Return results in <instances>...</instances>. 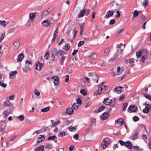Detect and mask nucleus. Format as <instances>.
<instances>
[{"label": "nucleus", "instance_id": "nucleus-1", "mask_svg": "<svg viewBox=\"0 0 151 151\" xmlns=\"http://www.w3.org/2000/svg\"><path fill=\"white\" fill-rule=\"evenodd\" d=\"M111 142V140L109 138H105L102 142L101 146L102 148L104 149H105L109 145Z\"/></svg>", "mask_w": 151, "mask_h": 151}, {"label": "nucleus", "instance_id": "nucleus-2", "mask_svg": "<svg viewBox=\"0 0 151 151\" xmlns=\"http://www.w3.org/2000/svg\"><path fill=\"white\" fill-rule=\"evenodd\" d=\"M111 9L113 10H116L120 7V5L116 1L111 2L110 4Z\"/></svg>", "mask_w": 151, "mask_h": 151}, {"label": "nucleus", "instance_id": "nucleus-3", "mask_svg": "<svg viewBox=\"0 0 151 151\" xmlns=\"http://www.w3.org/2000/svg\"><path fill=\"white\" fill-rule=\"evenodd\" d=\"M89 9H83L80 11L78 15V18L83 17L85 14L86 15L88 16L90 12Z\"/></svg>", "mask_w": 151, "mask_h": 151}, {"label": "nucleus", "instance_id": "nucleus-4", "mask_svg": "<svg viewBox=\"0 0 151 151\" xmlns=\"http://www.w3.org/2000/svg\"><path fill=\"white\" fill-rule=\"evenodd\" d=\"M107 88L106 86L101 85L99 87L97 93L100 95L104 93Z\"/></svg>", "mask_w": 151, "mask_h": 151}, {"label": "nucleus", "instance_id": "nucleus-5", "mask_svg": "<svg viewBox=\"0 0 151 151\" xmlns=\"http://www.w3.org/2000/svg\"><path fill=\"white\" fill-rule=\"evenodd\" d=\"M58 50L56 48H54L51 51V54L53 60H54L56 55L58 56L59 55V51H58Z\"/></svg>", "mask_w": 151, "mask_h": 151}, {"label": "nucleus", "instance_id": "nucleus-6", "mask_svg": "<svg viewBox=\"0 0 151 151\" xmlns=\"http://www.w3.org/2000/svg\"><path fill=\"white\" fill-rule=\"evenodd\" d=\"M144 105L146 106L145 108L143 109V112L147 114L151 110V105L148 104L146 102L144 104Z\"/></svg>", "mask_w": 151, "mask_h": 151}, {"label": "nucleus", "instance_id": "nucleus-7", "mask_svg": "<svg viewBox=\"0 0 151 151\" xmlns=\"http://www.w3.org/2000/svg\"><path fill=\"white\" fill-rule=\"evenodd\" d=\"M36 69L38 70H40L44 67V64L40 63L39 61H37L35 64Z\"/></svg>", "mask_w": 151, "mask_h": 151}, {"label": "nucleus", "instance_id": "nucleus-8", "mask_svg": "<svg viewBox=\"0 0 151 151\" xmlns=\"http://www.w3.org/2000/svg\"><path fill=\"white\" fill-rule=\"evenodd\" d=\"M25 68L27 70H30L32 67V63L29 60H26L25 61Z\"/></svg>", "mask_w": 151, "mask_h": 151}, {"label": "nucleus", "instance_id": "nucleus-9", "mask_svg": "<svg viewBox=\"0 0 151 151\" xmlns=\"http://www.w3.org/2000/svg\"><path fill=\"white\" fill-rule=\"evenodd\" d=\"M137 107L134 105L130 106L128 109V111L129 113L132 112H135L137 110Z\"/></svg>", "mask_w": 151, "mask_h": 151}, {"label": "nucleus", "instance_id": "nucleus-10", "mask_svg": "<svg viewBox=\"0 0 151 151\" xmlns=\"http://www.w3.org/2000/svg\"><path fill=\"white\" fill-rule=\"evenodd\" d=\"M52 80H53V83L55 85L58 86L59 85V78L58 77L56 76H54L52 78Z\"/></svg>", "mask_w": 151, "mask_h": 151}, {"label": "nucleus", "instance_id": "nucleus-11", "mask_svg": "<svg viewBox=\"0 0 151 151\" xmlns=\"http://www.w3.org/2000/svg\"><path fill=\"white\" fill-rule=\"evenodd\" d=\"M20 43L18 41H15L14 42L12 46V48L14 50L17 49L19 46Z\"/></svg>", "mask_w": 151, "mask_h": 151}, {"label": "nucleus", "instance_id": "nucleus-12", "mask_svg": "<svg viewBox=\"0 0 151 151\" xmlns=\"http://www.w3.org/2000/svg\"><path fill=\"white\" fill-rule=\"evenodd\" d=\"M42 23L45 27H47L50 26L51 24V23L48 19H46L42 21Z\"/></svg>", "mask_w": 151, "mask_h": 151}, {"label": "nucleus", "instance_id": "nucleus-13", "mask_svg": "<svg viewBox=\"0 0 151 151\" xmlns=\"http://www.w3.org/2000/svg\"><path fill=\"white\" fill-rule=\"evenodd\" d=\"M99 77V76L98 75L94 74L92 76V77L91 78L94 83H97Z\"/></svg>", "mask_w": 151, "mask_h": 151}, {"label": "nucleus", "instance_id": "nucleus-14", "mask_svg": "<svg viewBox=\"0 0 151 151\" xmlns=\"http://www.w3.org/2000/svg\"><path fill=\"white\" fill-rule=\"evenodd\" d=\"M114 13V12L113 11H109L108 12L105 17H104V18L105 19H108L110 17H112Z\"/></svg>", "mask_w": 151, "mask_h": 151}, {"label": "nucleus", "instance_id": "nucleus-15", "mask_svg": "<svg viewBox=\"0 0 151 151\" xmlns=\"http://www.w3.org/2000/svg\"><path fill=\"white\" fill-rule=\"evenodd\" d=\"M103 102L104 104L106 105H110L112 103V101L109 98H106L104 99Z\"/></svg>", "mask_w": 151, "mask_h": 151}, {"label": "nucleus", "instance_id": "nucleus-16", "mask_svg": "<svg viewBox=\"0 0 151 151\" xmlns=\"http://www.w3.org/2000/svg\"><path fill=\"white\" fill-rule=\"evenodd\" d=\"M74 111L72 108L68 107L66 110V113L68 115H72L73 114Z\"/></svg>", "mask_w": 151, "mask_h": 151}, {"label": "nucleus", "instance_id": "nucleus-17", "mask_svg": "<svg viewBox=\"0 0 151 151\" xmlns=\"http://www.w3.org/2000/svg\"><path fill=\"white\" fill-rule=\"evenodd\" d=\"M123 88V87H117L115 88L114 91L116 93H119L124 91Z\"/></svg>", "mask_w": 151, "mask_h": 151}, {"label": "nucleus", "instance_id": "nucleus-18", "mask_svg": "<svg viewBox=\"0 0 151 151\" xmlns=\"http://www.w3.org/2000/svg\"><path fill=\"white\" fill-rule=\"evenodd\" d=\"M44 136L43 135H41L39 136L37 139V142L38 143H39L43 141L45 139Z\"/></svg>", "mask_w": 151, "mask_h": 151}, {"label": "nucleus", "instance_id": "nucleus-19", "mask_svg": "<svg viewBox=\"0 0 151 151\" xmlns=\"http://www.w3.org/2000/svg\"><path fill=\"white\" fill-rule=\"evenodd\" d=\"M92 136L91 134L90 135L88 134V133H86L85 135L84 139L86 141H89L91 139Z\"/></svg>", "mask_w": 151, "mask_h": 151}, {"label": "nucleus", "instance_id": "nucleus-20", "mask_svg": "<svg viewBox=\"0 0 151 151\" xmlns=\"http://www.w3.org/2000/svg\"><path fill=\"white\" fill-rule=\"evenodd\" d=\"M134 62V59L133 58L131 59H126L124 61V63L126 64L131 65Z\"/></svg>", "mask_w": 151, "mask_h": 151}, {"label": "nucleus", "instance_id": "nucleus-21", "mask_svg": "<svg viewBox=\"0 0 151 151\" xmlns=\"http://www.w3.org/2000/svg\"><path fill=\"white\" fill-rule=\"evenodd\" d=\"M125 146L128 149H131L132 147V144L131 142L129 141H127L125 142Z\"/></svg>", "mask_w": 151, "mask_h": 151}, {"label": "nucleus", "instance_id": "nucleus-22", "mask_svg": "<svg viewBox=\"0 0 151 151\" xmlns=\"http://www.w3.org/2000/svg\"><path fill=\"white\" fill-rule=\"evenodd\" d=\"M51 11V10H50L48 9L44 11L42 13L41 17H45L48 15V14Z\"/></svg>", "mask_w": 151, "mask_h": 151}, {"label": "nucleus", "instance_id": "nucleus-23", "mask_svg": "<svg viewBox=\"0 0 151 151\" xmlns=\"http://www.w3.org/2000/svg\"><path fill=\"white\" fill-rule=\"evenodd\" d=\"M84 22H83L81 24H79L81 29L80 31V35L81 36L83 34V32L84 29Z\"/></svg>", "mask_w": 151, "mask_h": 151}, {"label": "nucleus", "instance_id": "nucleus-24", "mask_svg": "<svg viewBox=\"0 0 151 151\" xmlns=\"http://www.w3.org/2000/svg\"><path fill=\"white\" fill-rule=\"evenodd\" d=\"M24 56L23 54L21 53L19 54L18 56V59L17 60V62H21L23 59Z\"/></svg>", "mask_w": 151, "mask_h": 151}, {"label": "nucleus", "instance_id": "nucleus-25", "mask_svg": "<svg viewBox=\"0 0 151 151\" xmlns=\"http://www.w3.org/2000/svg\"><path fill=\"white\" fill-rule=\"evenodd\" d=\"M6 126V124L4 122H2L0 124V131L3 132L4 131Z\"/></svg>", "mask_w": 151, "mask_h": 151}, {"label": "nucleus", "instance_id": "nucleus-26", "mask_svg": "<svg viewBox=\"0 0 151 151\" xmlns=\"http://www.w3.org/2000/svg\"><path fill=\"white\" fill-rule=\"evenodd\" d=\"M36 17V14L35 13H31L29 14V19L33 21L35 19Z\"/></svg>", "mask_w": 151, "mask_h": 151}, {"label": "nucleus", "instance_id": "nucleus-27", "mask_svg": "<svg viewBox=\"0 0 151 151\" xmlns=\"http://www.w3.org/2000/svg\"><path fill=\"white\" fill-rule=\"evenodd\" d=\"M58 28H57L56 29L54 33L53 38L52 40V42H53L55 39L56 38L57 35H58Z\"/></svg>", "mask_w": 151, "mask_h": 151}, {"label": "nucleus", "instance_id": "nucleus-28", "mask_svg": "<svg viewBox=\"0 0 151 151\" xmlns=\"http://www.w3.org/2000/svg\"><path fill=\"white\" fill-rule=\"evenodd\" d=\"M109 116L107 112H105L103 113L101 116V118L103 120L107 119Z\"/></svg>", "mask_w": 151, "mask_h": 151}, {"label": "nucleus", "instance_id": "nucleus-29", "mask_svg": "<svg viewBox=\"0 0 151 151\" xmlns=\"http://www.w3.org/2000/svg\"><path fill=\"white\" fill-rule=\"evenodd\" d=\"M124 120L122 119L119 118L116 121V123L121 126L124 124Z\"/></svg>", "mask_w": 151, "mask_h": 151}, {"label": "nucleus", "instance_id": "nucleus-30", "mask_svg": "<svg viewBox=\"0 0 151 151\" xmlns=\"http://www.w3.org/2000/svg\"><path fill=\"white\" fill-rule=\"evenodd\" d=\"M143 52L142 50H141L137 51L136 53V55L137 58H139L141 57L142 52Z\"/></svg>", "mask_w": 151, "mask_h": 151}, {"label": "nucleus", "instance_id": "nucleus-31", "mask_svg": "<svg viewBox=\"0 0 151 151\" xmlns=\"http://www.w3.org/2000/svg\"><path fill=\"white\" fill-rule=\"evenodd\" d=\"M66 59V57L65 56H62L60 59V63L61 65H63L64 64V62Z\"/></svg>", "mask_w": 151, "mask_h": 151}, {"label": "nucleus", "instance_id": "nucleus-32", "mask_svg": "<svg viewBox=\"0 0 151 151\" xmlns=\"http://www.w3.org/2000/svg\"><path fill=\"white\" fill-rule=\"evenodd\" d=\"M18 74V72L17 71L15 70L13 71H11L9 73V76L10 78L12 76Z\"/></svg>", "mask_w": 151, "mask_h": 151}, {"label": "nucleus", "instance_id": "nucleus-33", "mask_svg": "<svg viewBox=\"0 0 151 151\" xmlns=\"http://www.w3.org/2000/svg\"><path fill=\"white\" fill-rule=\"evenodd\" d=\"M10 103L9 100H6L4 102V105L5 106H9L10 105Z\"/></svg>", "mask_w": 151, "mask_h": 151}, {"label": "nucleus", "instance_id": "nucleus-34", "mask_svg": "<svg viewBox=\"0 0 151 151\" xmlns=\"http://www.w3.org/2000/svg\"><path fill=\"white\" fill-rule=\"evenodd\" d=\"M7 23L4 20H0V25H1L4 27H5L6 26V24Z\"/></svg>", "mask_w": 151, "mask_h": 151}, {"label": "nucleus", "instance_id": "nucleus-35", "mask_svg": "<svg viewBox=\"0 0 151 151\" xmlns=\"http://www.w3.org/2000/svg\"><path fill=\"white\" fill-rule=\"evenodd\" d=\"M44 150V147L42 145H41L40 147L37 148L36 149V151H43Z\"/></svg>", "mask_w": 151, "mask_h": 151}, {"label": "nucleus", "instance_id": "nucleus-36", "mask_svg": "<svg viewBox=\"0 0 151 151\" xmlns=\"http://www.w3.org/2000/svg\"><path fill=\"white\" fill-rule=\"evenodd\" d=\"M90 57L92 58L95 59L97 58L98 55L96 54L91 53Z\"/></svg>", "mask_w": 151, "mask_h": 151}, {"label": "nucleus", "instance_id": "nucleus-37", "mask_svg": "<svg viewBox=\"0 0 151 151\" xmlns=\"http://www.w3.org/2000/svg\"><path fill=\"white\" fill-rule=\"evenodd\" d=\"M52 147V144L48 143L46 144L45 146V147L46 149H50Z\"/></svg>", "mask_w": 151, "mask_h": 151}, {"label": "nucleus", "instance_id": "nucleus-38", "mask_svg": "<svg viewBox=\"0 0 151 151\" xmlns=\"http://www.w3.org/2000/svg\"><path fill=\"white\" fill-rule=\"evenodd\" d=\"M137 134L136 132H135L131 137V138L134 140L137 138Z\"/></svg>", "mask_w": 151, "mask_h": 151}, {"label": "nucleus", "instance_id": "nucleus-39", "mask_svg": "<svg viewBox=\"0 0 151 151\" xmlns=\"http://www.w3.org/2000/svg\"><path fill=\"white\" fill-rule=\"evenodd\" d=\"M132 147L134 149L137 150V151H142L143 150V149L140 148L139 147L137 146H134Z\"/></svg>", "mask_w": 151, "mask_h": 151}, {"label": "nucleus", "instance_id": "nucleus-40", "mask_svg": "<svg viewBox=\"0 0 151 151\" xmlns=\"http://www.w3.org/2000/svg\"><path fill=\"white\" fill-rule=\"evenodd\" d=\"M79 107V106L76 103L73 104L72 106V108L75 110H77Z\"/></svg>", "mask_w": 151, "mask_h": 151}, {"label": "nucleus", "instance_id": "nucleus-41", "mask_svg": "<svg viewBox=\"0 0 151 151\" xmlns=\"http://www.w3.org/2000/svg\"><path fill=\"white\" fill-rule=\"evenodd\" d=\"M49 107H46L42 109L41 110V112H45L49 111Z\"/></svg>", "mask_w": 151, "mask_h": 151}, {"label": "nucleus", "instance_id": "nucleus-42", "mask_svg": "<svg viewBox=\"0 0 151 151\" xmlns=\"http://www.w3.org/2000/svg\"><path fill=\"white\" fill-rule=\"evenodd\" d=\"M76 129V127H71L70 126L68 127V130L70 131H74Z\"/></svg>", "mask_w": 151, "mask_h": 151}, {"label": "nucleus", "instance_id": "nucleus-43", "mask_svg": "<svg viewBox=\"0 0 151 151\" xmlns=\"http://www.w3.org/2000/svg\"><path fill=\"white\" fill-rule=\"evenodd\" d=\"M87 91L86 90L84 89H83L81 90L80 91V93L83 95L85 96L87 94Z\"/></svg>", "mask_w": 151, "mask_h": 151}, {"label": "nucleus", "instance_id": "nucleus-44", "mask_svg": "<svg viewBox=\"0 0 151 151\" xmlns=\"http://www.w3.org/2000/svg\"><path fill=\"white\" fill-rule=\"evenodd\" d=\"M120 68L119 66H118L117 67V72L118 73L116 74L117 75H121L122 74V71H120Z\"/></svg>", "mask_w": 151, "mask_h": 151}, {"label": "nucleus", "instance_id": "nucleus-45", "mask_svg": "<svg viewBox=\"0 0 151 151\" xmlns=\"http://www.w3.org/2000/svg\"><path fill=\"white\" fill-rule=\"evenodd\" d=\"M110 49L109 48H107L105 50L104 52V55H107L109 52Z\"/></svg>", "mask_w": 151, "mask_h": 151}, {"label": "nucleus", "instance_id": "nucleus-46", "mask_svg": "<svg viewBox=\"0 0 151 151\" xmlns=\"http://www.w3.org/2000/svg\"><path fill=\"white\" fill-rule=\"evenodd\" d=\"M61 122L60 120H58L57 122H55V123H53V125H52L51 126V127H55L59 124Z\"/></svg>", "mask_w": 151, "mask_h": 151}, {"label": "nucleus", "instance_id": "nucleus-47", "mask_svg": "<svg viewBox=\"0 0 151 151\" xmlns=\"http://www.w3.org/2000/svg\"><path fill=\"white\" fill-rule=\"evenodd\" d=\"M66 133L63 132H61L60 133H59L58 134V137H62L63 136H65V135Z\"/></svg>", "mask_w": 151, "mask_h": 151}, {"label": "nucleus", "instance_id": "nucleus-48", "mask_svg": "<svg viewBox=\"0 0 151 151\" xmlns=\"http://www.w3.org/2000/svg\"><path fill=\"white\" fill-rule=\"evenodd\" d=\"M17 117L18 119L21 121H23L24 119V116L22 115H19Z\"/></svg>", "mask_w": 151, "mask_h": 151}, {"label": "nucleus", "instance_id": "nucleus-49", "mask_svg": "<svg viewBox=\"0 0 151 151\" xmlns=\"http://www.w3.org/2000/svg\"><path fill=\"white\" fill-rule=\"evenodd\" d=\"M58 51H59V55L60 56H61V57L62 56H64V54H67V53H65V52L62 51V50H58Z\"/></svg>", "mask_w": 151, "mask_h": 151}, {"label": "nucleus", "instance_id": "nucleus-50", "mask_svg": "<svg viewBox=\"0 0 151 151\" xmlns=\"http://www.w3.org/2000/svg\"><path fill=\"white\" fill-rule=\"evenodd\" d=\"M147 57L146 56H143L141 57V62L144 63L145 60L147 59Z\"/></svg>", "mask_w": 151, "mask_h": 151}, {"label": "nucleus", "instance_id": "nucleus-51", "mask_svg": "<svg viewBox=\"0 0 151 151\" xmlns=\"http://www.w3.org/2000/svg\"><path fill=\"white\" fill-rule=\"evenodd\" d=\"M34 93L37 96H39L40 95V91L37 89H35L34 91Z\"/></svg>", "mask_w": 151, "mask_h": 151}, {"label": "nucleus", "instance_id": "nucleus-52", "mask_svg": "<svg viewBox=\"0 0 151 151\" xmlns=\"http://www.w3.org/2000/svg\"><path fill=\"white\" fill-rule=\"evenodd\" d=\"M127 106L128 104L127 103H125L123 104V106L122 107V111H124L126 110L127 108Z\"/></svg>", "mask_w": 151, "mask_h": 151}, {"label": "nucleus", "instance_id": "nucleus-53", "mask_svg": "<svg viewBox=\"0 0 151 151\" xmlns=\"http://www.w3.org/2000/svg\"><path fill=\"white\" fill-rule=\"evenodd\" d=\"M105 109V107L104 106H101L98 110L99 112Z\"/></svg>", "mask_w": 151, "mask_h": 151}, {"label": "nucleus", "instance_id": "nucleus-54", "mask_svg": "<svg viewBox=\"0 0 151 151\" xmlns=\"http://www.w3.org/2000/svg\"><path fill=\"white\" fill-rule=\"evenodd\" d=\"M57 138V137L55 136H50L48 138V140H54L55 139Z\"/></svg>", "mask_w": 151, "mask_h": 151}, {"label": "nucleus", "instance_id": "nucleus-55", "mask_svg": "<svg viewBox=\"0 0 151 151\" xmlns=\"http://www.w3.org/2000/svg\"><path fill=\"white\" fill-rule=\"evenodd\" d=\"M138 11L137 10H135L133 12V16L134 17H136L138 16Z\"/></svg>", "mask_w": 151, "mask_h": 151}, {"label": "nucleus", "instance_id": "nucleus-56", "mask_svg": "<svg viewBox=\"0 0 151 151\" xmlns=\"http://www.w3.org/2000/svg\"><path fill=\"white\" fill-rule=\"evenodd\" d=\"M5 33H2L1 36L0 37V42L2 41V40L4 38L5 36Z\"/></svg>", "mask_w": 151, "mask_h": 151}, {"label": "nucleus", "instance_id": "nucleus-57", "mask_svg": "<svg viewBox=\"0 0 151 151\" xmlns=\"http://www.w3.org/2000/svg\"><path fill=\"white\" fill-rule=\"evenodd\" d=\"M93 131L92 129H89L88 130V132L87 133H88V134L91 135V134H92V136H93Z\"/></svg>", "mask_w": 151, "mask_h": 151}, {"label": "nucleus", "instance_id": "nucleus-58", "mask_svg": "<svg viewBox=\"0 0 151 151\" xmlns=\"http://www.w3.org/2000/svg\"><path fill=\"white\" fill-rule=\"evenodd\" d=\"M143 5L145 6L148 5V0H145L143 3Z\"/></svg>", "mask_w": 151, "mask_h": 151}, {"label": "nucleus", "instance_id": "nucleus-59", "mask_svg": "<svg viewBox=\"0 0 151 151\" xmlns=\"http://www.w3.org/2000/svg\"><path fill=\"white\" fill-rule=\"evenodd\" d=\"M70 46L68 44H65V49L66 50H68L70 49Z\"/></svg>", "mask_w": 151, "mask_h": 151}, {"label": "nucleus", "instance_id": "nucleus-60", "mask_svg": "<svg viewBox=\"0 0 151 151\" xmlns=\"http://www.w3.org/2000/svg\"><path fill=\"white\" fill-rule=\"evenodd\" d=\"M77 103L79 104H81L82 103V101L81 99L80 98H78L77 99Z\"/></svg>", "mask_w": 151, "mask_h": 151}, {"label": "nucleus", "instance_id": "nucleus-61", "mask_svg": "<svg viewBox=\"0 0 151 151\" xmlns=\"http://www.w3.org/2000/svg\"><path fill=\"white\" fill-rule=\"evenodd\" d=\"M84 42L83 41H80L78 44V47H80L83 45L84 44Z\"/></svg>", "mask_w": 151, "mask_h": 151}, {"label": "nucleus", "instance_id": "nucleus-62", "mask_svg": "<svg viewBox=\"0 0 151 151\" xmlns=\"http://www.w3.org/2000/svg\"><path fill=\"white\" fill-rule=\"evenodd\" d=\"M118 143H119L122 146H124L125 144V142L122 140H119L118 142Z\"/></svg>", "mask_w": 151, "mask_h": 151}, {"label": "nucleus", "instance_id": "nucleus-63", "mask_svg": "<svg viewBox=\"0 0 151 151\" xmlns=\"http://www.w3.org/2000/svg\"><path fill=\"white\" fill-rule=\"evenodd\" d=\"M133 120L134 121L136 122L139 121V118L137 116H134L133 117Z\"/></svg>", "mask_w": 151, "mask_h": 151}, {"label": "nucleus", "instance_id": "nucleus-64", "mask_svg": "<svg viewBox=\"0 0 151 151\" xmlns=\"http://www.w3.org/2000/svg\"><path fill=\"white\" fill-rule=\"evenodd\" d=\"M144 96L146 98L149 99L150 100H151V96L150 95L146 94Z\"/></svg>", "mask_w": 151, "mask_h": 151}]
</instances>
